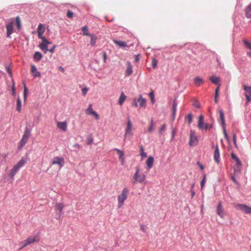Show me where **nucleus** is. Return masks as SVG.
Listing matches in <instances>:
<instances>
[{"mask_svg": "<svg viewBox=\"0 0 251 251\" xmlns=\"http://www.w3.org/2000/svg\"><path fill=\"white\" fill-rule=\"evenodd\" d=\"M129 192L127 187H125L117 196L118 208H121L124 204L125 201L127 200Z\"/></svg>", "mask_w": 251, "mask_h": 251, "instance_id": "1", "label": "nucleus"}, {"mask_svg": "<svg viewBox=\"0 0 251 251\" xmlns=\"http://www.w3.org/2000/svg\"><path fill=\"white\" fill-rule=\"evenodd\" d=\"M146 179V176L144 174L140 173V170L139 167H136V172L132 178V183L135 184L137 183H143Z\"/></svg>", "mask_w": 251, "mask_h": 251, "instance_id": "2", "label": "nucleus"}, {"mask_svg": "<svg viewBox=\"0 0 251 251\" xmlns=\"http://www.w3.org/2000/svg\"><path fill=\"white\" fill-rule=\"evenodd\" d=\"M30 130L28 128H26L24 131L22 138L19 143V149L22 148L27 143L30 136Z\"/></svg>", "mask_w": 251, "mask_h": 251, "instance_id": "3", "label": "nucleus"}, {"mask_svg": "<svg viewBox=\"0 0 251 251\" xmlns=\"http://www.w3.org/2000/svg\"><path fill=\"white\" fill-rule=\"evenodd\" d=\"M126 120L127 124L126 127L125 129V133L124 135L125 139L128 136H131L133 135V133L131 130L132 127V124L130 120L129 116L127 117Z\"/></svg>", "mask_w": 251, "mask_h": 251, "instance_id": "4", "label": "nucleus"}, {"mask_svg": "<svg viewBox=\"0 0 251 251\" xmlns=\"http://www.w3.org/2000/svg\"><path fill=\"white\" fill-rule=\"evenodd\" d=\"M189 138V145L190 146H196L198 145L199 140L194 130H191Z\"/></svg>", "mask_w": 251, "mask_h": 251, "instance_id": "5", "label": "nucleus"}, {"mask_svg": "<svg viewBox=\"0 0 251 251\" xmlns=\"http://www.w3.org/2000/svg\"><path fill=\"white\" fill-rule=\"evenodd\" d=\"M235 207L237 210L243 211L245 214H251V207L244 204H237Z\"/></svg>", "mask_w": 251, "mask_h": 251, "instance_id": "6", "label": "nucleus"}, {"mask_svg": "<svg viewBox=\"0 0 251 251\" xmlns=\"http://www.w3.org/2000/svg\"><path fill=\"white\" fill-rule=\"evenodd\" d=\"M65 164V161L63 157H54L51 161V165H58L60 169Z\"/></svg>", "mask_w": 251, "mask_h": 251, "instance_id": "7", "label": "nucleus"}, {"mask_svg": "<svg viewBox=\"0 0 251 251\" xmlns=\"http://www.w3.org/2000/svg\"><path fill=\"white\" fill-rule=\"evenodd\" d=\"M243 89L245 91V96L246 98L247 101L246 102V105H247L248 103L251 101V86H248L246 85H244Z\"/></svg>", "mask_w": 251, "mask_h": 251, "instance_id": "8", "label": "nucleus"}, {"mask_svg": "<svg viewBox=\"0 0 251 251\" xmlns=\"http://www.w3.org/2000/svg\"><path fill=\"white\" fill-rule=\"evenodd\" d=\"M85 113L87 115L94 116L96 120H98L100 119L99 115L96 111L93 110L91 104L89 105L88 107L85 110Z\"/></svg>", "mask_w": 251, "mask_h": 251, "instance_id": "9", "label": "nucleus"}, {"mask_svg": "<svg viewBox=\"0 0 251 251\" xmlns=\"http://www.w3.org/2000/svg\"><path fill=\"white\" fill-rule=\"evenodd\" d=\"M39 238L38 235L30 236L24 241L25 242V246H27L31 244L34 243L35 242H38Z\"/></svg>", "mask_w": 251, "mask_h": 251, "instance_id": "10", "label": "nucleus"}, {"mask_svg": "<svg viewBox=\"0 0 251 251\" xmlns=\"http://www.w3.org/2000/svg\"><path fill=\"white\" fill-rule=\"evenodd\" d=\"M213 157L214 161L219 164L220 162V150L218 144L215 146Z\"/></svg>", "mask_w": 251, "mask_h": 251, "instance_id": "11", "label": "nucleus"}, {"mask_svg": "<svg viewBox=\"0 0 251 251\" xmlns=\"http://www.w3.org/2000/svg\"><path fill=\"white\" fill-rule=\"evenodd\" d=\"M13 22H11L9 24H8L6 26V34L7 37H10V35L13 32Z\"/></svg>", "mask_w": 251, "mask_h": 251, "instance_id": "12", "label": "nucleus"}, {"mask_svg": "<svg viewBox=\"0 0 251 251\" xmlns=\"http://www.w3.org/2000/svg\"><path fill=\"white\" fill-rule=\"evenodd\" d=\"M113 151H116L117 154L119 155V160L121 161V164L124 165L125 163V158L124 157L125 155L124 152L122 151L117 148L114 149Z\"/></svg>", "mask_w": 251, "mask_h": 251, "instance_id": "13", "label": "nucleus"}, {"mask_svg": "<svg viewBox=\"0 0 251 251\" xmlns=\"http://www.w3.org/2000/svg\"><path fill=\"white\" fill-rule=\"evenodd\" d=\"M217 214L222 218L224 217L225 212L221 201L218 203L217 206Z\"/></svg>", "mask_w": 251, "mask_h": 251, "instance_id": "14", "label": "nucleus"}, {"mask_svg": "<svg viewBox=\"0 0 251 251\" xmlns=\"http://www.w3.org/2000/svg\"><path fill=\"white\" fill-rule=\"evenodd\" d=\"M57 127L64 132H66L67 129V123L66 122H58Z\"/></svg>", "mask_w": 251, "mask_h": 251, "instance_id": "15", "label": "nucleus"}, {"mask_svg": "<svg viewBox=\"0 0 251 251\" xmlns=\"http://www.w3.org/2000/svg\"><path fill=\"white\" fill-rule=\"evenodd\" d=\"M50 44L51 43L47 40L46 42L41 43L39 45V48L45 53H46L48 51V45Z\"/></svg>", "mask_w": 251, "mask_h": 251, "instance_id": "16", "label": "nucleus"}, {"mask_svg": "<svg viewBox=\"0 0 251 251\" xmlns=\"http://www.w3.org/2000/svg\"><path fill=\"white\" fill-rule=\"evenodd\" d=\"M204 116L202 115H201L199 116V121L198 124V127L200 129H204Z\"/></svg>", "mask_w": 251, "mask_h": 251, "instance_id": "17", "label": "nucleus"}, {"mask_svg": "<svg viewBox=\"0 0 251 251\" xmlns=\"http://www.w3.org/2000/svg\"><path fill=\"white\" fill-rule=\"evenodd\" d=\"M127 68L125 71L126 76H129L133 73L132 66L130 62H127Z\"/></svg>", "mask_w": 251, "mask_h": 251, "instance_id": "18", "label": "nucleus"}, {"mask_svg": "<svg viewBox=\"0 0 251 251\" xmlns=\"http://www.w3.org/2000/svg\"><path fill=\"white\" fill-rule=\"evenodd\" d=\"M231 158L234 159L236 162V164L238 168H240L242 166V163L239 159V158L236 156V155L232 152L231 154Z\"/></svg>", "mask_w": 251, "mask_h": 251, "instance_id": "19", "label": "nucleus"}, {"mask_svg": "<svg viewBox=\"0 0 251 251\" xmlns=\"http://www.w3.org/2000/svg\"><path fill=\"white\" fill-rule=\"evenodd\" d=\"M154 163V158L151 156H150L146 161V164L148 169H151Z\"/></svg>", "mask_w": 251, "mask_h": 251, "instance_id": "20", "label": "nucleus"}, {"mask_svg": "<svg viewBox=\"0 0 251 251\" xmlns=\"http://www.w3.org/2000/svg\"><path fill=\"white\" fill-rule=\"evenodd\" d=\"M31 72L34 77H41V74L37 71L35 66L32 65L31 67Z\"/></svg>", "mask_w": 251, "mask_h": 251, "instance_id": "21", "label": "nucleus"}, {"mask_svg": "<svg viewBox=\"0 0 251 251\" xmlns=\"http://www.w3.org/2000/svg\"><path fill=\"white\" fill-rule=\"evenodd\" d=\"M177 106V102L176 99H175L174 100L173 105H172V117H173V119H174L175 118Z\"/></svg>", "mask_w": 251, "mask_h": 251, "instance_id": "22", "label": "nucleus"}, {"mask_svg": "<svg viewBox=\"0 0 251 251\" xmlns=\"http://www.w3.org/2000/svg\"><path fill=\"white\" fill-rule=\"evenodd\" d=\"M138 102L139 103L140 106L143 108L146 106V100L145 98H143L141 95L139 96V98L137 100Z\"/></svg>", "mask_w": 251, "mask_h": 251, "instance_id": "23", "label": "nucleus"}, {"mask_svg": "<svg viewBox=\"0 0 251 251\" xmlns=\"http://www.w3.org/2000/svg\"><path fill=\"white\" fill-rule=\"evenodd\" d=\"M245 14L247 18L251 19V3L247 6L245 10Z\"/></svg>", "mask_w": 251, "mask_h": 251, "instance_id": "24", "label": "nucleus"}, {"mask_svg": "<svg viewBox=\"0 0 251 251\" xmlns=\"http://www.w3.org/2000/svg\"><path fill=\"white\" fill-rule=\"evenodd\" d=\"M126 99V96L125 95L124 92H122L121 93L118 103L120 105H122L125 101Z\"/></svg>", "mask_w": 251, "mask_h": 251, "instance_id": "25", "label": "nucleus"}, {"mask_svg": "<svg viewBox=\"0 0 251 251\" xmlns=\"http://www.w3.org/2000/svg\"><path fill=\"white\" fill-rule=\"evenodd\" d=\"M64 204L63 203H56L55 206V210H58L59 211V217L61 215V214L62 212L63 209L64 208Z\"/></svg>", "mask_w": 251, "mask_h": 251, "instance_id": "26", "label": "nucleus"}, {"mask_svg": "<svg viewBox=\"0 0 251 251\" xmlns=\"http://www.w3.org/2000/svg\"><path fill=\"white\" fill-rule=\"evenodd\" d=\"M210 80L214 84H220L219 82L220 81V78L219 77L213 75L210 77Z\"/></svg>", "mask_w": 251, "mask_h": 251, "instance_id": "27", "label": "nucleus"}, {"mask_svg": "<svg viewBox=\"0 0 251 251\" xmlns=\"http://www.w3.org/2000/svg\"><path fill=\"white\" fill-rule=\"evenodd\" d=\"M19 170L18 168L14 166L10 171L9 176L13 178Z\"/></svg>", "mask_w": 251, "mask_h": 251, "instance_id": "28", "label": "nucleus"}, {"mask_svg": "<svg viewBox=\"0 0 251 251\" xmlns=\"http://www.w3.org/2000/svg\"><path fill=\"white\" fill-rule=\"evenodd\" d=\"M219 114H220V118L221 121V123L222 125L224 126L225 125V116L223 110L220 109L219 110Z\"/></svg>", "mask_w": 251, "mask_h": 251, "instance_id": "29", "label": "nucleus"}, {"mask_svg": "<svg viewBox=\"0 0 251 251\" xmlns=\"http://www.w3.org/2000/svg\"><path fill=\"white\" fill-rule=\"evenodd\" d=\"M194 81L195 84L197 86H200L204 82L202 79L198 76L195 77Z\"/></svg>", "mask_w": 251, "mask_h": 251, "instance_id": "30", "label": "nucleus"}, {"mask_svg": "<svg viewBox=\"0 0 251 251\" xmlns=\"http://www.w3.org/2000/svg\"><path fill=\"white\" fill-rule=\"evenodd\" d=\"M43 55L40 52L36 51L34 55V58L37 61H39L42 58Z\"/></svg>", "mask_w": 251, "mask_h": 251, "instance_id": "31", "label": "nucleus"}, {"mask_svg": "<svg viewBox=\"0 0 251 251\" xmlns=\"http://www.w3.org/2000/svg\"><path fill=\"white\" fill-rule=\"evenodd\" d=\"M89 36L91 37V45L92 46H94L97 40V37L96 35L93 34H90Z\"/></svg>", "mask_w": 251, "mask_h": 251, "instance_id": "32", "label": "nucleus"}, {"mask_svg": "<svg viewBox=\"0 0 251 251\" xmlns=\"http://www.w3.org/2000/svg\"><path fill=\"white\" fill-rule=\"evenodd\" d=\"M114 42L116 45H117L118 46H119L120 47H126L127 46L126 43L125 42L121 41H117V40H114Z\"/></svg>", "mask_w": 251, "mask_h": 251, "instance_id": "33", "label": "nucleus"}, {"mask_svg": "<svg viewBox=\"0 0 251 251\" xmlns=\"http://www.w3.org/2000/svg\"><path fill=\"white\" fill-rule=\"evenodd\" d=\"M25 160L24 158H22L20 161L15 165V166L19 169L25 163Z\"/></svg>", "mask_w": 251, "mask_h": 251, "instance_id": "34", "label": "nucleus"}, {"mask_svg": "<svg viewBox=\"0 0 251 251\" xmlns=\"http://www.w3.org/2000/svg\"><path fill=\"white\" fill-rule=\"evenodd\" d=\"M82 35L89 36L91 34L89 33L88 31V27L87 26H84L82 28Z\"/></svg>", "mask_w": 251, "mask_h": 251, "instance_id": "35", "label": "nucleus"}, {"mask_svg": "<svg viewBox=\"0 0 251 251\" xmlns=\"http://www.w3.org/2000/svg\"><path fill=\"white\" fill-rule=\"evenodd\" d=\"M21 105H22V103H21V100L20 99V98H18L17 100V110L20 112L21 111Z\"/></svg>", "mask_w": 251, "mask_h": 251, "instance_id": "36", "label": "nucleus"}, {"mask_svg": "<svg viewBox=\"0 0 251 251\" xmlns=\"http://www.w3.org/2000/svg\"><path fill=\"white\" fill-rule=\"evenodd\" d=\"M154 127H155V125L153 123V121L152 120H151L150 122V126L149 127L148 131L149 132H151L153 131Z\"/></svg>", "mask_w": 251, "mask_h": 251, "instance_id": "37", "label": "nucleus"}, {"mask_svg": "<svg viewBox=\"0 0 251 251\" xmlns=\"http://www.w3.org/2000/svg\"><path fill=\"white\" fill-rule=\"evenodd\" d=\"M45 32V28L43 27V25L42 24H40L37 28V33L42 32L44 33Z\"/></svg>", "mask_w": 251, "mask_h": 251, "instance_id": "38", "label": "nucleus"}, {"mask_svg": "<svg viewBox=\"0 0 251 251\" xmlns=\"http://www.w3.org/2000/svg\"><path fill=\"white\" fill-rule=\"evenodd\" d=\"M16 22L18 29H20L21 28V23L20 17L17 16L16 17Z\"/></svg>", "mask_w": 251, "mask_h": 251, "instance_id": "39", "label": "nucleus"}, {"mask_svg": "<svg viewBox=\"0 0 251 251\" xmlns=\"http://www.w3.org/2000/svg\"><path fill=\"white\" fill-rule=\"evenodd\" d=\"M43 33H42V32H39V33H38V38L42 39V43L47 42V38H45L44 36H43Z\"/></svg>", "mask_w": 251, "mask_h": 251, "instance_id": "40", "label": "nucleus"}, {"mask_svg": "<svg viewBox=\"0 0 251 251\" xmlns=\"http://www.w3.org/2000/svg\"><path fill=\"white\" fill-rule=\"evenodd\" d=\"M243 42L244 43L247 49L251 50V43L246 39L243 40Z\"/></svg>", "mask_w": 251, "mask_h": 251, "instance_id": "41", "label": "nucleus"}, {"mask_svg": "<svg viewBox=\"0 0 251 251\" xmlns=\"http://www.w3.org/2000/svg\"><path fill=\"white\" fill-rule=\"evenodd\" d=\"M149 97L151 99V102L152 104H154L155 102V99H154V95L153 91H151L149 94Z\"/></svg>", "mask_w": 251, "mask_h": 251, "instance_id": "42", "label": "nucleus"}, {"mask_svg": "<svg viewBox=\"0 0 251 251\" xmlns=\"http://www.w3.org/2000/svg\"><path fill=\"white\" fill-rule=\"evenodd\" d=\"M28 93V89L25 85L24 86V100L25 101L27 98Z\"/></svg>", "mask_w": 251, "mask_h": 251, "instance_id": "43", "label": "nucleus"}, {"mask_svg": "<svg viewBox=\"0 0 251 251\" xmlns=\"http://www.w3.org/2000/svg\"><path fill=\"white\" fill-rule=\"evenodd\" d=\"M140 155L143 158L147 157V153L144 151V149L142 146H140Z\"/></svg>", "mask_w": 251, "mask_h": 251, "instance_id": "44", "label": "nucleus"}, {"mask_svg": "<svg viewBox=\"0 0 251 251\" xmlns=\"http://www.w3.org/2000/svg\"><path fill=\"white\" fill-rule=\"evenodd\" d=\"M188 122V124H190L192 122L193 115L191 113L189 114L186 118Z\"/></svg>", "mask_w": 251, "mask_h": 251, "instance_id": "45", "label": "nucleus"}, {"mask_svg": "<svg viewBox=\"0 0 251 251\" xmlns=\"http://www.w3.org/2000/svg\"><path fill=\"white\" fill-rule=\"evenodd\" d=\"M12 94L14 96H15L16 94L15 84L14 81H12Z\"/></svg>", "mask_w": 251, "mask_h": 251, "instance_id": "46", "label": "nucleus"}, {"mask_svg": "<svg viewBox=\"0 0 251 251\" xmlns=\"http://www.w3.org/2000/svg\"><path fill=\"white\" fill-rule=\"evenodd\" d=\"M206 181V175L204 174L202 180L201 182V188L202 189L204 186L205 182Z\"/></svg>", "mask_w": 251, "mask_h": 251, "instance_id": "47", "label": "nucleus"}, {"mask_svg": "<svg viewBox=\"0 0 251 251\" xmlns=\"http://www.w3.org/2000/svg\"><path fill=\"white\" fill-rule=\"evenodd\" d=\"M152 66L153 68H155L157 66V61L154 58L152 59Z\"/></svg>", "mask_w": 251, "mask_h": 251, "instance_id": "48", "label": "nucleus"}, {"mask_svg": "<svg viewBox=\"0 0 251 251\" xmlns=\"http://www.w3.org/2000/svg\"><path fill=\"white\" fill-rule=\"evenodd\" d=\"M166 126L165 124H163V125H162L161 127H160L159 130V132L160 134H162V132L165 130Z\"/></svg>", "mask_w": 251, "mask_h": 251, "instance_id": "49", "label": "nucleus"}, {"mask_svg": "<svg viewBox=\"0 0 251 251\" xmlns=\"http://www.w3.org/2000/svg\"><path fill=\"white\" fill-rule=\"evenodd\" d=\"M233 141L235 147L236 148H237L238 146H237V143H236V135L235 133H233Z\"/></svg>", "mask_w": 251, "mask_h": 251, "instance_id": "50", "label": "nucleus"}, {"mask_svg": "<svg viewBox=\"0 0 251 251\" xmlns=\"http://www.w3.org/2000/svg\"><path fill=\"white\" fill-rule=\"evenodd\" d=\"M74 14L70 10L67 11V16L69 18H72L73 17Z\"/></svg>", "mask_w": 251, "mask_h": 251, "instance_id": "51", "label": "nucleus"}, {"mask_svg": "<svg viewBox=\"0 0 251 251\" xmlns=\"http://www.w3.org/2000/svg\"><path fill=\"white\" fill-rule=\"evenodd\" d=\"M212 127H213L212 124L208 125L207 124H205L204 126V129H210V128H212Z\"/></svg>", "mask_w": 251, "mask_h": 251, "instance_id": "52", "label": "nucleus"}, {"mask_svg": "<svg viewBox=\"0 0 251 251\" xmlns=\"http://www.w3.org/2000/svg\"><path fill=\"white\" fill-rule=\"evenodd\" d=\"M88 91V89L87 88H84L82 89V93L83 96H85Z\"/></svg>", "mask_w": 251, "mask_h": 251, "instance_id": "53", "label": "nucleus"}, {"mask_svg": "<svg viewBox=\"0 0 251 251\" xmlns=\"http://www.w3.org/2000/svg\"><path fill=\"white\" fill-rule=\"evenodd\" d=\"M132 104L135 107H137L138 106V104L137 103V100L135 98L133 99Z\"/></svg>", "mask_w": 251, "mask_h": 251, "instance_id": "54", "label": "nucleus"}, {"mask_svg": "<svg viewBox=\"0 0 251 251\" xmlns=\"http://www.w3.org/2000/svg\"><path fill=\"white\" fill-rule=\"evenodd\" d=\"M56 47V45H54L51 49L50 50L48 49V51H49L51 53H53L54 52L55 49Z\"/></svg>", "mask_w": 251, "mask_h": 251, "instance_id": "55", "label": "nucleus"}, {"mask_svg": "<svg viewBox=\"0 0 251 251\" xmlns=\"http://www.w3.org/2000/svg\"><path fill=\"white\" fill-rule=\"evenodd\" d=\"M6 71L9 74L10 76H12V72H11V69L9 67H6Z\"/></svg>", "mask_w": 251, "mask_h": 251, "instance_id": "56", "label": "nucleus"}, {"mask_svg": "<svg viewBox=\"0 0 251 251\" xmlns=\"http://www.w3.org/2000/svg\"><path fill=\"white\" fill-rule=\"evenodd\" d=\"M193 188H194V185H193L191 187V195H192V198H193V197L195 196V193L193 190Z\"/></svg>", "mask_w": 251, "mask_h": 251, "instance_id": "57", "label": "nucleus"}, {"mask_svg": "<svg viewBox=\"0 0 251 251\" xmlns=\"http://www.w3.org/2000/svg\"><path fill=\"white\" fill-rule=\"evenodd\" d=\"M220 84L218 85L217 88L216 89L215 95H216V96H218V95H219V89H220Z\"/></svg>", "mask_w": 251, "mask_h": 251, "instance_id": "58", "label": "nucleus"}, {"mask_svg": "<svg viewBox=\"0 0 251 251\" xmlns=\"http://www.w3.org/2000/svg\"><path fill=\"white\" fill-rule=\"evenodd\" d=\"M224 136H225V138L227 140H228V135H227V133H226V131L225 128L224 129Z\"/></svg>", "mask_w": 251, "mask_h": 251, "instance_id": "59", "label": "nucleus"}, {"mask_svg": "<svg viewBox=\"0 0 251 251\" xmlns=\"http://www.w3.org/2000/svg\"><path fill=\"white\" fill-rule=\"evenodd\" d=\"M197 164L199 165V166L200 167V169L201 170H203L204 169V166L203 165H202L201 163H200V162H197Z\"/></svg>", "mask_w": 251, "mask_h": 251, "instance_id": "60", "label": "nucleus"}, {"mask_svg": "<svg viewBox=\"0 0 251 251\" xmlns=\"http://www.w3.org/2000/svg\"><path fill=\"white\" fill-rule=\"evenodd\" d=\"M103 58L104 62H105L106 60V53L105 52H103Z\"/></svg>", "mask_w": 251, "mask_h": 251, "instance_id": "61", "label": "nucleus"}, {"mask_svg": "<svg viewBox=\"0 0 251 251\" xmlns=\"http://www.w3.org/2000/svg\"><path fill=\"white\" fill-rule=\"evenodd\" d=\"M193 104L196 107H200V104L198 101H195Z\"/></svg>", "mask_w": 251, "mask_h": 251, "instance_id": "62", "label": "nucleus"}, {"mask_svg": "<svg viewBox=\"0 0 251 251\" xmlns=\"http://www.w3.org/2000/svg\"><path fill=\"white\" fill-rule=\"evenodd\" d=\"M20 244L22 245L21 248H20V250H22V249L24 248L26 246H25V242L23 241L22 243H20Z\"/></svg>", "mask_w": 251, "mask_h": 251, "instance_id": "63", "label": "nucleus"}, {"mask_svg": "<svg viewBox=\"0 0 251 251\" xmlns=\"http://www.w3.org/2000/svg\"><path fill=\"white\" fill-rule=\"evenodd\" d=\"M140 228H141V229L143 231H144V232H145V226H144L143 225H141V226H140Z\"/></svg>", "mask_w": 251, "mask_h": 251, "instance_id": "64", "label": "nucleus"}]
</instances>
